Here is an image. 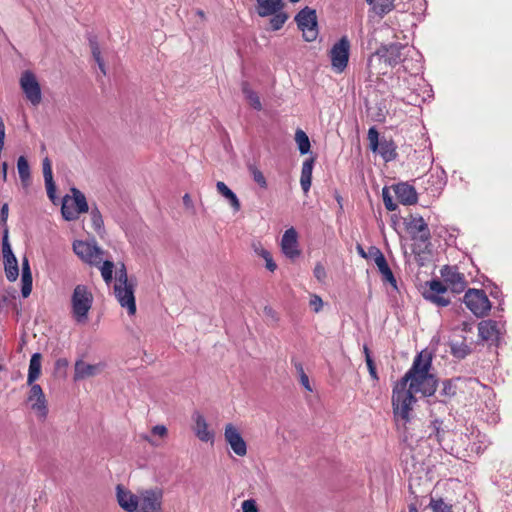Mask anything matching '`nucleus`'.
Here are the masks:
<instances>
[{
	"label": "nucleus",
	"mask_w": 512,
	"mask_h": 512,
	"mask_svg": "<svg viewBox=\"0 0 512 512\" xmlns=\"http://www.w3.org/2000/svg\"><path fill=\"white\" fill-rule=\"evenodd\" d=\"M432 359L429 354H418L412 367L395 384L392 393V407L397 423L410 421V412L416 402L415 394L431 396L437 388V379L430 373Z\"/></svg>",
	"instance_id": "f257e3e1"
},
{
	"label": "nucleus",
	"mask_w": 512,
	"mask_h": 512,
	"mask_svg": "<svg viewBox=\"0 0 512 512\" xmlns=\"http://www.w3.org/2000/svg\"><path fill=\"white\" fill-rule=\"evenodd\" d=\"M406 46L400 43H392L389 45H382L373 55L368 59V69L370 74L384 75L386 71L382 68L377 69L376 62L379 65L382 62L385 66L394 67L403 60V50Z\"/></svg>",
	"instance_id": "f03ea898"
},
{
	"label": "nucleus",
	"mask_w": 512,
	"mask_h": 512,
	"mask_svg": "<svg viewBox=\"0 0 512 512\" xmlns=\"http://www.w3.org/2000/svg\"><path fill=\"white\" fill-rule=\"evenodd\" d=\"M92 304L93 295L88 287L76 285L71 296V315L77 323L83 324L88 320Z\"/></svg>",
	"instance_id": "7ed1b4c3"
},
{
	"label": "nucleus",
	"mask_w": 512,
	"mask_h": 512,
	"mask_svg": "<svg viewBox=\"0 0 512 512\" xmlns=\"http://www.w3.org/2000/svg\"><path fill=\"white\" fill-rule=\"evenodd\" d=\"M72 196L66 195L63 199L61 213L65 220H76L80 214L86 213L89 206L85 195L77 188H71Z\"/></svg>",
	"instance_id": "20e7f679"
},
{
	"label": "nucleus",
	"mask_w": 512,
	"mask_h": 512,
	"mask_svg": "<svg viewBox=\"0 0 512 512\" xmlns=\"http://www.w3.org/2000/svg\"><path fill=\"white\" fill-rule=\"evenodd\" d=\"M73 251L83 262L91 266H99L105 255V251L97 245L95 240H76L73 243Z\"/></svg>",
	"instance_id": "39448f33"
},
{
	"label": "nucleus",
	"mask_w": 512,
	"mask_h": 512,
	"mask_svg": "<svg viewBox=\"0 0 512 512\" xmlns=\"http://www.w3.org/2000/svg\"><path fill=\"white\" fill-rule=\"evenodd\" d=\"M367 139L370 149L379 153L385 162L392 161L397 157L396 145L393 140L385 137L380 139L375 127L369 128Z\"/></svg>",
	"instance_id": "423d86ee"
},
{
	"label": "nucleus",
	"mask_w": 512,
	"mask_h": 512,
	"mask_svg": "<svg viewBox=\"0 0 512 512\" xmlns=\"http://www.w3.org/2000/svg\"><path fill=\"white\" fill-rule=\"evenodd\" d=\"M463 302L466 307L479 318L486 316L491 310V302L486 293L481 289L467 290Z\"/></svg>",
	"instance_id": "0eeeda50"
},
{
	"label": "nucleus",
	"mask_w": 512,
	"mask_h": 512,
	"mask_svg": "<svg viewBox=\"0 0 512 512\" xmlns=\"http://www.w3.org/2000/svg\"><path fill=\"white\" fill-rule=\"evenodd\" d=\"M350 41L346 36L341 37L330 49L329 57L332 69L337 73H342L349 61Z\"/></svg>",
	"instance_id": "6e6552de"
},
{
	"label": "nucleus",
	"mask_w": 512,
	"mask_h": 512,
	"mask_svg": "<svg viewBox=\"0 0 512 512\" xmlns=\"http://www.w3.org/2000/svg\"><path fill=\"white\" fill-rule=\"evenodd\" d=\"M298 28L302 31L306 41L311 42L317 38V16L316 11L309 7L303 8L295 17Z\"/></svg>",
	"instance_id": "1a4fd4ad"
},
{
	"label": "nucleus",
	"mask_w": 512,
	"mask_h": 512,
	"mask_svg": "<svg viewBox=\"0 0 512 512\" xmlns=\"http://www.w3.org/2000/svg\"><path fill=\"white\" fill-rule=\"evenodd\" d=\"M20 86L27 100L30 101L32 105L37 106L40 104L42 100L41 88L36 76L32 72L25 71L21 75Z\"/></svg>",
	"instance_id": "9d476101"
},
{
	"label": "nucleus",
	"mask_w": 512,
	"mask_h": 512,
	"mask_svg": "<svg viewBox=\"0 0 512 512\" xmlns=\"http://www.w3.org/2000/svg\"><path fill=\"white\" fill-rule=\"evenodd\" d=\"M27 397L31 409L40 420H45L48 414L47 400L39 384H32Z\"/></svg>",
	"instance_id": "9b49d317"
},
{
	"label": "nucleus",
	"mask_w": 512,
	"mask_h": 512,
	"mask_svg": "<svg viewBox=\"0 0 512 512\" xmlns=\"http://www.w3.org/2000/svg\"><path fill=\"white\" fill-rule=\"evenodd\" d=\"M224 439L237 456L243 457L247 454V444L234 424L225 425Z\"/></svg>",
	"instance_id": "f8f14e48"
},
{
	"label": "nucleus",
	"mask_w": 512,
	"mask_h": 512,
	"mask_svg": "<svg viewBox=\"0 0 512 512\" xmlns=\"http://www.w3.org/2000/svg\"><path fill=\"white\" fill-rule=\"evenodd\" d=\"M2 253L4 258V269L6 277L9 281L13 282L18 278L19 268L17 259L11 249L7 231L2 239Z\"/></svg>",
	"instance_id": "ddd939ff"
},
{
	"label": "nucleus",
	"mask_w": 512,
	"mask_h": 512,
	"mask_svg": "<svg viewBox=\"0 0 512 512\" xmlns=\"http://www.w3.org/2000/svg\"><path fill=\"white\" fill-rule=\"evenodd\" d=\"M135 285L133 283L126 285H114V294L122 308L127 309L129 315L136 312V302L134 296Z\"/></svg>",
	"instance_id": "4468645a"
},
{
	"label": "nucleus",
	"mask_w": 512,
	"mask_h": 512,
	"mask_svg": "<svg viewBox=\"0 0 512 512\" xmlns=\"http://www.w3.org/2000/svg\"><path fill=\"white\" fill-rule=\"evenodd\" d=\"M407 229L413 240L420 241L422 243H429L431 238L430 231L427 223L422 217H411L407 224Z\"/></svg>",
	"instance_id": "2eb2a0df"
},
{
	"label": "nucleus",
	"mask_w": 512,
	"mask_h": 512,
	"mask_svg": "<svg viewBox=\"0 0 512 512\" xmlns=\"http://www.w3.org/2000/svg\"><path fill=\"white\" fill-rule=\"evenodd\" d=\"M281 250L289 259H295L300 255L298 236L294 228L287 229L281 239Z\"/></svg>",
	"instance_id": "dca6fc26"
},
{
	"label": "nucleus",
	"mask_w": 512,
	"mask_h": 512,
	"mask_svg": "<svg viewBox=\"0 0 512 512\" xmlns=\"http://www.w3.org/2000/svg\"><path fill=\"white\" fill-rule=\"evenodd\" d=\"M192 420L194 422L193 431L196 437L202 442L213 443L215 434L209 429L205 417L196 411L192 415Z\"/></svg>",
	"instance_id": "f3484780"
},
{
	"label": "nucleus",
	"mask_w": 512,
	"mask_h": 512,
	"mask_svg": "<svg viewBox=\"0 0 512 512\" xmlns=\"http://www.w3.org/2000/svg\"><path fill=\"white\" fill-rule=\"evenodd\" d=\"M161 498V492L154 490L145 491L139 500V512H160Z\"/></svg>",
	"instance_id": "a211bd4d"
},
{
	"label": "nucleus",
	"mask_w": 512,
	"mask_h": 512,
	"mask_svg": "<svg viewBox=\"0 0 512 512\" xmlns=\"http://www.w3.org/2000/svg\"><path fill=\"white\" fill-rule=\"evenodd\" d=\"M103 365L101 363L89 364L83 360H77L74 368V380H84L90 377H94L101 373Z\"/></svg>",
	"instance_id": "6ab92c4d"
},
{
	"label": "nucleus",
	"mask_w": 512,
	"mask_h": 512,
	"mask_svg": "<svg viewBox=\"0 0 512 512\" xmlns=\"http://www.w3.org/2000/svg\"><path fill=\"white\" fill-rule=\"evenodd\" d=\"M442 276L453 292L461 293L465 290L467 282L462 273L453 268H445V271H442Z\"/></svg>",
	"instance_id": "aec40b11"
},
{
	"label": "nucleus",
	"mask_w": 512,
	"mask_h": 512,
	"mask_svg": "<svg viewBox=\"0 0 512 512\" xmlns=\"http://www.w3.org/2000/svg\"><path fill=\"white\" fill-rule=\"evenodd\" d=\"M117 500L119 505L127 512H134L138 508V497L120 485L117 486Z\"/></svg>",
	"instance_id": "412c9836"
},
{
	"label": "nucleus",
	"mask_w": 512,
	"mask_h": 512,
	"mask_svg": "<svg viewBox=\"0 0 512 512\" xmlns=\"http://www.w3.org/2000/svg\"><path fill=\"white\" fill-rule=\"evenodd\" d=\"M374 255H375V264L379 270V272L382 274L383 279L387 282H389L394 288H396V279L388 266V263L382 254V252L378 249L373 247L372 248Z\"/></svg>",
	"instance_id": "4be33fe9"
},
{
	"label": "nucleus",
	"mask_w": 512,
	"mask_h": 512,
	"mask_svg": "<svg viewBox=\"0 0 512 512\" xmlns=\"http://www.w3.org/2000/svg\"><path fill=\"white\" fill-rule=\"evenodd\" d=\"M397 199L404 205H412L417 202V193L413 186L400 183L394 187Z\"/></svg>",
	"instance_id": "5701e85b"
},
{
	"label": "nucleus",
	"mask_w": 512,
	"mask_h": 512,
	"mask_svg": "<svg viewBox=\"0 0 512 512\" xmlns=\"http://www.w3.org/2000/svg\"><path fill=\"white\" fill-rule=\"evenodd\" d=\"M257 1V14L262 17H269L271 14L284 9L285 3L283 0H256Z\"/></svg>",
	"instance_id": "b1692460"
},
{
	"label": "nucleus",
	"mask_w": 512,
	"mask_h": 512,
	"mask_svg": "<svg viewBox=\"0 0 512 512\" xmlns=\"http://www.w3.org/2000/svg\"><path fill=\"white\" fill-rule=\"evenodd\" d=\"M479 336L483 340H496L499 337L498 323L494 320H484L478 325Z\"/></svg>",
	"instance_id": "393cba45"
},
{
	"label": "nucleus",
	"mask_w": 512,
	"mask_h": 512,
	"mask_svg": "<svg viewBox=\"0 0 512 512\" xmlns=\"http://www.w3.org/2000/svg\"><path fill=\"white\" fill-rule=\"evenodd\" d=\"M217 192L222 195L229 203L234 212L241 210V203L237 195L222 181L216 183Z\"/></svg>",
	"instance_id": "a878e982"
},
{
	"label": "nucleus",
	"mask_w": 512,
	"mask_h": 512,
	"mask_svg": "<svg viewBox=\"0 0 512 512\" xmlns=\"http://www.w3.org/2000/svg\"><path fill=\"white\" fill-rule=\"evenodd\" d=\"M313 165H314L313 159L305 160L302 165L300 185L305 194H307L309 192L310 187H311Z\"/></svg>",
	"instance_id": "bb28decb"
},
{
	"label": "nucleus",
	"mask_w": 512,
	"mask_h": 512,
	"mask_svg": "<svg viewBox=\"0 0 512 512\" xmlns=\"http://www.w3.org/2000/svg\"><path fill=\"white\" fill-rule=\"evenodd\" d=\"M40 373H41V354L34 353L31 356L30 363H29L27 384L28 385L35 384L34 382L39 378Z\"/></svg>",
	"instance_id": "cd10ccee"
},
{
	"label": "nucleus",
	"mask_w": 512,
	"mask_h": 512,
	"mask_svg": "<svg viewBox=\"0 0 512 512\" xmlns=\"http://www.w3.org/2000/svg\"><path fill=\"white\" fill-rule=\"evenodd\" d=\"M395 0H366L369 5H372L373 11L383 17L394 9Z\"/></svg>",
	"instance_id": "c85d7f7f"
},
{
	"label": "nucleus",
	"mask_w": 512,
	"mask_h": 512,
	"mask_svg": "<svg viewBox=\"0 0 512 512\" xmlns=\"http://www.w3.org/2000/svg\"><path fill=\"white\" fill-rule=\"evenodd\" d=\"M242 92L249 102V104L255 109L260 111L262 109V104L260 101L259 96L256 92H254L251 88L248 82L242 83Z\"/></svg>",
	"instance_id": "c756f323"
},
{
	"label": "nucleus",
	"mask_w": 512,
	"mask_h": 512,
	"mask_svg": "<svg viewBox=\"0 0 512 512\" xmlns=\"http://www.w3.org/2000/svg\"><path fill=\"white\" fill-rule=\"evenodd\" d=\"M90 217L92 227L99 235H102L104 233V221L97 206L91 207Z\"/></svg>",
	"instance_id": "7c9ffc66"
},
{
	"label": "nucleus",
	"mask_w": 512,
	"mask_h": 512,
	"mask_svg": "<svg viewBox=\"0 0 512 512\" xmlns=\"http://www.w3.org/2000/svg\"><path fill=\"white\" fill-rule=\"evenodd\" d=\"M270 17V27L273 31L280 30L289 19V15L284 11V9L271 14Z\"/></svg>",
	"instance_id": "2f4dec72"
},
{
	"label": "nucleus",
	"mask_w": 512,
	"mask_h": 512,
	"mask_svg": "<svg viewBox=\"0 0 512 512\" xmlns=\"http://www.w3.org/2000/svg\"><path fill=\"white\" fill-rule=\"evenodd\" d=\"M295 141L302 155L307 154L310 151V140L303 130L299 129L296 131Z\"/></svg>",
	"instance_id": "473e14b6"
},
{
	"label": "nucleus",
	"mask_w": 512,
	"mask_h": 512,
	"mask_svg": "<svg viewBox=\"0 0 512 512\" xmlns=\"http://www.w3.org/2000/svg\"><path fill=\"white\" fill-rule=\"evenodd\" d=\"M102 265L100 264L98 267L101 271V276L106 284H110L113 280V271H114V263L110 260H102Z\"/></svg>",
	"instance_id": "72a5a7b5"
},
{
	"label": "nucleus",
	"mask_w": 512,
	"mask_h": 512,
	"mask_svg": "<svg viewBox=\"0 0 512 512\" xmlns=\"http://www.w3.org/2000/svg\"><path fill=\"white\" fill-rule=\"evenodd\" d=\"M428 287V290L423 293L425 299H427L429 295H433V293L439 295L445 293L447 290L446 286L439 280L428 282Z\"/></svg>",
	"instance_id": "f704fd0d"
},
{
	"label": "nucleus",
	"mask_w": 512,
	"mask_h": 512,
	"mask_svg": "<svg viewBox=\"0 0 512 512\" xmlns=\"http://www.w3.org/2000/svg\"><path fill=\"white\" fill-rule=\"evenodd\" d=\"M89 42H90L91 52H92L94 60L98 64V67L101 70V72L103 74H106L105 64L101 57V51H100L97 41L95 39H90Z\"/></svg>",
	"instance_id": "c9c22d12"
},
{
	"label": "nucleus",
	"mask_w": 512,
	"mask_h": 512,
	"mask_svg": "<svg viewBox=\"0 0 512 512\" xmlns=\"http://www.w3.org/2000/svg\"><path fill=\"white\" fill-rule=\"evenodd\" d=\"M248 170H249V173L251 174L253 180L263 189H266L267 188V181H266V178L264 176V174L262 173L261 170L258 169V167H256L255 165H249L248 166Z\"/></svg>",
	"instance_id": "e433bc0d"
},
{
	"label": "nucleus",
	"mask_w": 512,
	"mask_h": 512,
	"mask_svg": "<svg viewBox=\"0 0 512 512\" xmlns=\"http://www.w3.org/2000/svg\"><path fill=\"white\" fill-rule=\"evenodd\" d=\"M429 507L433 512H453L451 504L446 503L443 499H431Z\"/></svg>",
	"instance_id": "4c0bfd02"
},
{
	"label": "nucleus",
	"mask_w": 512,
	"mask_h": 512,
	"mask_svg": "<svg viewBox=\"0 0 512 512\" xmlns=\"http://www.w3.org/2000/svg\"><path fill=\"white\" fill-rule=\"evenodd\" d=\"M17 169H18L20 179L23 182L26 181L30 176V170H29V164L23 156H20L18 158Z\"/></svg>",
	"instance_id": "58836bf2"
},
{
	"label": "nucleus",
	"mask_w": 512,
	"mask_h": 512,
	"mask_svg": "<svg viewBox=\"0 0 512 512\" xmlns=\"http://www.w3.org/2000/svg\"><path fill=\"white\" fill-rule=\"evenodd\" d=\"M22 288L21 293L24 298H27L32 291V274H22L21 277Z\"/></svg>",
	"instance_id": "ea45409f"
},
{
	"label": "nucleus",
	"mask_w": 512,
	"mask_h": 512,
	"mask_svg": "<svg viewBox=\"0 0 512 512\" xmlns=\"http://www.w3.org/2000/svg\"><path fill=\"white\" fill-rule=\"evenodd\" d=\"M132 283L128 279L127 270L124 264L116 271V281L114 285H126Z\"/></svg>",
	"instance_id": "a19ab883"
},
{
	"label": "nucleus",
	"mask_w": 512,
	"mask_h": 512,
	"mask_svg": "<svg viewBox=\"0 0 512 512\" xmlns=\"http://www.w3.org/2000/svg\"><path fill=\"white\" fill-rule=\"evenodd\" d=\"M382 197L384 205L388 211H395L397 209V204L393 202L392 196L387 188H383Z\"/></svg>",
	"instance_id": "79ce46f5"
},
{
	"label": "nucleus",
	"mask_w": 512,
	"mask_h": 512,
	"mask_svg": "<svg viewBox=\"0 0 512 512\" xmlns=\"http://www.w3.org/2000/svg\"><path fill=\"white\" fill-rule=\"evenodd\" d=\"M427 300L441 307H445L450 304V300L444 297L442 294L436 295L433 293V295L428 296Z\"/></svg>",
	"instance_id": "37998d69"
},
{
	"label": "nucleus",
	"mask_w": 512,
	"mask_h": 512,
	"mask_svg": "<svg viewBox=\"0 0 512 512\" xmlns=\"http://www.w3.org/2000/svg\"><path fill=\"white\" fill-rule=\"evenodd\" d=\"M44 181L49 182L53 178L51 162L48 158H45L42 163Z\"/></svg>",
	"instance_id": "c03bdc74"
},
{
	"label": "nucleus",
	"mask_w": 512,
	"mask_h": 512,
	"mask_svg": "<svg viewBox=\"0 0 512 512\" xmlns=\"http://www.w3.org/2000/svg\"><path fill=\"white\" fill-rule=\"evenodd\" d=\"M314 276L315 278L323 283L326 279V270H325V267L321 264V263H317L315 268H314Z\"/></svg>",
	"instance_id": "a18cd8bd"
},
{
	"label": "nucleus",
	"mask_w": 512,
	"mask_h": 512,
	"mask_svg": "<svg viewBox=\"0 0 512 512\" xmlns=\"http://www.w3.org/2000/svg\"><path fill=\"white\" fill-rule=\"evenodd\" d=\"M441 393L445 396H453L456 394V387L451 381H444Z\"/></svg>",
	"instance_id": "49530a36"
},
{
	"label": "nucleus",
	"mask_w": 512,
	"mask_h": 512,
	"mask_svg": "<svg viewBox=\"0 0 512 512\" xmlns=\"http://www.w3.org/2000/svg\"><path fill=\"white\" fill-rule=\"evenodd\" d=\"M243 512H258L256 502L253 499H248L242 502Z\"/></svg>",
	"instance_id": "de8ad7c7"
},
{
	"label": "nucleus",
	"mask_w": 512,
	"mask_h": 512,
	"mask_svg": "<svg viewBox=\"0 0 512 512\" xmlns=\"http://www.w3.org/2000/svg\"><path fill=\"white\" fill-rule=\"evenodd\" d=\"M309 304H310V307L315 312H319L322 309L323 301L319 296L312 295Z\"/></svg>",
	"instance_id": "09e8293b"
},
{
	"label": "nucleus",
	"mask_w": 512,
	"mask_h": 512,
	"mask_svg": "<svg viewBox=\"0 0 512 512\" xmlns=\"http://www.w3.org/2000/svg\"><path fill=\"white\" fill-rule=\"evenodd\" d=\"M252 247H253L254 252L258 256H260L262 258H266L267 256H269L270 252L268 250H266L260 242L253 243Z\"/></svg>",
	"instance_id": "8fccbe9b"
},
{
	"label": "nucleus",
	"mask_w": 512,
	"mask_h": 512,
	"mask_svg": "<svg viewBox=\"0 0 512 512\" xmlns=\"http://www.w3.org/2000/svg\"><path fill=\"white\" fill-rule=\"evenodd\" d=\"M366 364H367L370 376L374 380H378V375H377L376 367H375L373 359L371 358V355H367V362H366Z\"/></svg>",
	"instance_id": "3c124183"
},
{
	"label": "nucleus",
	"mask_w": 512,
	"mask_h": 512,
	"mask_svg": "<svg viewBox=\"0 0 512 512\" xmlns=\"http://www.w3.org/2000/svg\"><path fill=\"white\" fill-rule=\"evenodd\" d=\"M151 432L153 435L159 436L161 438L166 437L168 433L167 428L164 425H156L152 427Z\"/></svg>",
	"instance_id": "603ef678"
},
{
	"label": "nucleus",
	"mask_w": 512,
	"mask_h": 512,
	"mask_svg": "<svg viewBox=\"0 0 512 512\" xmlns=\"http://www.w3.org/2000/svg\"><path fill=\"white\" fill-rule=\"evenodd\" d=\"M45 186H46L48 197L51 200H54V198H55V184H54L53 178L51 179V181L45 182Z\"/></svg>",
	"instance_id": "864d4df0"
},
{
	"label": "nucleus",
	"mask_w": 512,
	"mask_h": 512,
	"mask_svg": "<svg viewBox=\"0 0 512 512\" xmlns=\"http://www.w3.org/2000/svg\"><path fill=\"white\" fill-rule=\"evenodd\" d=\"M266 262V268L271 271V272H274L277 268V265L276 263L273 261V258H272V255L271 253H269V256H267L266 258H263Z\"/></svg>",
	"instance_id": "5fc2aeb1"
},
{
	"label": "nucleus",
	"mask_w": 512,
	"mask_h": 512,
	"mask_svg": "<svg viewBox=\"0 0 512 512\" xmlns=\"http://www.w3.org/2000/svg\"><path fill=\"white\" fill-rule=\"evenodd\" d=\"M4 140H5V124L2 117H0V151L4 147Z\"/></svg>",
	"instance_id": "6e6d98bb"
},
{
	"label": "nucleus",
	"mask_w": 512,
	"mask_h": 512,
	"mask_svg": "<svg viewBox=\"0 0 512 512\" xmlns=\"http://www.w3.org/2000/svg\"><path fill=\"white\" fill-rule=\"evenodd\" d=\"M300 383L307 391H312V387L310 385L309 378L306 373H302V375L300 376Z\"/></svg>",
	"instance_id": "4d7b16f0"
},
{
	"label": "nucleus",
	"mask_w": 512,
	"mask_h": 512,
	"mask_svg": "<svg viewBox=\"0 0 512 512\" xmlns=\"http://www.w3.org/2000/svg\"><path fill=\"white\" fill-rule=\"evenodd\" d=\"M182 200H183V204H184L186 209H189V210H193L194 209V203L192 201L191 196L188 193H186L183 196Z\"/></svg>",
	"instance_id": "13d9d810"
},
{
	"label": "nucleus",
	"mask_w": 512,
	"mask_h": 512,
	"mask_svg": "<svg viewBox=\"0 0 512 512\" xmlns=\"http://www.w3.org/2000/svg\"><path fill=\"white\" fill-rule=\"evenodd\" d=\"M22 274H32L29 261L26 257H24L22 260Z\"/></svg>",
	"instance_id": "bf43d9fd"
},
{
	"label": "nucleus",
	"mask_w": 512,
	"mask_h": 512,
	"mask_svg": "<svg viewBox=\"0 0 512 512\" xmlns=\"http://www.w3.org/2000/svg\"><path fill=\"white\" fill-rule=\"evenodd\" d=\"M264 314L265 316L267 317H270L272 319H276V312L274 311V309L272 307H269V306H265L264 307Z\"/></svg>",
	"instance_id": "052dcab7"
},
{
	"label": "nucleus",
	"mask_w": 512,
	"mask_h": 512,
	"mask_svg": "<svg viewBox=\"0 0 512 512\" xmlns=\"http://www.w3.org/2000/svg\"><path fill=\"white\" fill-rule=\"evenodd\" d=\"M8 212H9V207H8V204L5 203L2 208H1V212H0V215H1V220L2 221H6L7 218H8Z\"/></svg>",
	"instance_id": "680f3d73"
},
{
	"label": "nucleus",
	"mask_w": 512,
	"mask_h": 512,
	"mask_svg": "<svg viewBox=\"0 0 512 512\" xmlns=\"http://www.w3.org/2000/svg\"><path fill=\"white\" fill-rule=\"evenodd\" d=\"M294 366H295V368H296V370H297V372H298V374H299V377L302 375V373H305V371H304L303 366H302V364H301V363L296 362V363L294 364Z\"/></svg>",
	"instance_id": "e2e57ef3"
},
{
	"label": "nucleus",
	"mask_w": 512,
	"mask_h": 512,
	"mask_svg": "<svg viewBox=\"0 0 512 512\" xmlns=\"http://www.w3.org/2000/svg\"><path fill=\"white\" fill-rule=\"evenodd\" d=\"M142 438L147 441L149 444H151L152 446H157L158 443L156 441H154L151 437L145 435V436H142Z\"/></svg>",
	"instance_id": "0e129e2a"
},
{
	"label": "nucleus",
	"mask_w": 512,
	"mask_h": 512,
	"mask_svg": "<svg viewBox=\"0 0 512 512\" xmlns=\"http://www.w3.org/2000/svg\"><path fill=\"white\" fill-rule=\"evenodd\" d=\"M357 250H358V253H359L363 258H366V257H367V256H366V253H365V251H364V249H363L360 245H358V246H357Z\"/></svg>",
	"instance_id": "69168bd1"
},
{
	"label": "nucleus",
	"mask_w": 512,
	"mask_h": 512,
	"mask_svg": "<svg viewBox=\"0 0 512 512\" xmlns=\"http://www.w3.org/2000/svg\"><path fill=\"white\" fill-rule=\"evenodd\" d=\"M196 14H197V16H199L202 20H204V19H205V13H204V11H203V10L198 9V10L196 11Z\"/></svg>",
	"instance_id": "338daca9"
},
{
	"label": "nucleus",
	"mask_w": 512,
	"mask_h": 512,
	"mask_svg": "<svg viewBox=\"0 0 512 512\" xmlns=\"http://www.w3.org/2000/svg\"><path fill=\"white\" fill-rule=\"evenodd\" d=\"M409 512H418V510L414 504L409 505Z\"/></svg>",
	"instance_id": "774afa93"
}]
</instances>
